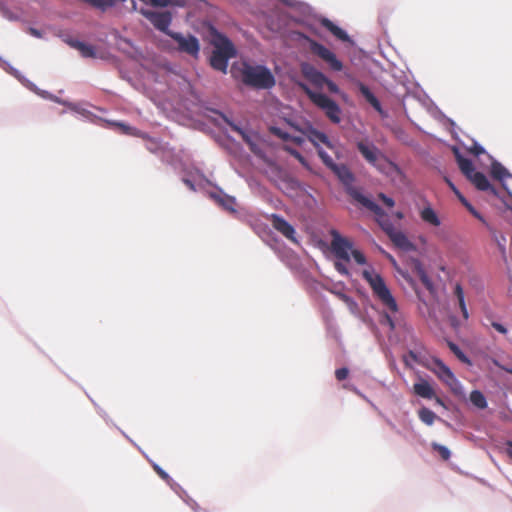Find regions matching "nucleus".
<instances>
[{
	"label": "nucleus",
	"instance_id": "9d476101",
	"mask_svg": "<svg viewBox=\"0 0 512 512\" xmlns=\"http://www.w3.org/2000/svg\"><path fill=\"white\" fill-rule=\"evenodd\" d=\"M302 38L308 43L310 51L325 61L333 71L339 72L343 69L342 62L334 52L308 36L302 35Z\"/></svg>",
	"mask_w": 512,
	"mask_h": 512
},
{
	"label": "nucleus",
	"instance_id": "c756f323",
	"mask_svg": "<svg viewBox=\"0 0 512 512\" xmlns=\"http://www.w3.org/2000/svg\"><path fill=\"white\" fill-rule=\"evenodd\" d=\"M113 125L115 127H117L118 130L122 134L130 135V136H136V137H141V138L145 137V133H143L140 130L136 129L135 127L129 126V125L125 124V123L116 122V123H113Z\"/></svg>",
	"mask_w": 512,
	"mask_h": 512
},
{
	"label": "nucleus",
	"instance_id": "ea45409f",
	"mask_svg": "<svg viewBox=\"0 0 512 512\" xmlns=\"http://www.w3.org/2000/svg\"><path fill=\"white\" fill-rule=\"evenodd\" d=\"M432 448L436 451L439 452L440 456L444 459V460H448L451 456V452L450 450L444 446V445H441L439 443H436V442H433L431 444Z\"/></svg>",
	"mask_w": 512,
	"mask_h": 512
},
{
	"label": "nucleus",
	"instance_id": "a19ab883",
	"mask_svg": "<svg viewBox=\"0 0 512 512\" xmlns=\"http://www.w3.org/2000/svg\"><path fill=\"white\" fill-rule=\"evenodd\" d=\"M147 149L151 152H157L160 149V143L156 139L149 138L146 134L143 138Z\"/></svg>",
	"mask_w": 512,
	"mask_h": 512
},
{
	"label": "nucleus",
	"instance_id": "e2e57ef3",
	"mask_svg": "<svg viewBox=\"0 0 512 512\" xmlns=\"http://www.w3.org/2000/svg\"><path fill=\"white\" fill-rule=\"evenodd\" d=\"M401 274L412 284V280L406 276L407 274H405L404 272H401Z\"/></svg>",
	"mask_w": 512,
	"mask_h": 512
},
{
	"label": "nucleus",
	"instance_id": "4be33fe9",
	"mask_svg": "<svg viewBox=\"0 0 512 512\" xmlns=\"http://www.w3.org/2000/svg\"><path fill=\"white\" fill-rule=\"evenodd\" d=\"M320 23L323 27H325L328 31H330L339 40H341L343 42H349V43L353 42L345 30H343L342 28H340L339 26L334 24L328 18H322L320 20Z\"/></svg>",
	"mask_w": 512,
	"mask_h": 512
},
{
	"label": "nucleus",
	"instance_id": "f8f14e48",
	"mask_svg": "<svg viewBox=\"0 0 512 512\" xmlns=\"http://www.w3.org/2000/svg\"><path fill=\"white\" fill-rule=\"evenodd\" d=\"M436 369L435 374L437 377L445 383L450 390L456 394V395H463L464 394V388L460 381L456 378L454 373L451 371V369L445 365L441 360H436Z\"/></svg>",
	"mask_w": 512,
	"mask_h": 512
},
{
	"label": "nucleus",
	"instance_id": "13d9d810",
	"mask_svg": "<svg viewBox=\"0 0 512 512\" xmlns=\"http://www.w3.org/2000/svg\"><path fill=\"white\" fill-rule=\"evenodd\" d=\"M153 468L160 475V466L157 463H153Z\"/></svg>",
	"mask_w": 512,
	"mask_h": 512
},
{
	"label": "nucleus",
	"instance_id": "09e8293b",
	"mask_svg": "<svg viewBox=\"0 0 512 512\" xmlns=\"http://www.w3.org/2000/svg\"><path fill=\"white\" fill-rule=\"evenodd\" d=\"M348 373H349L348 369L343 367V368L336 370L335 376L339 381H342L347 378Z\"/></svg>",
	"mask_w": 512,
	"mask_h": 512
},
{
	"label": "nucleus",
	"instance_id": "5701e85b",
	"mask_svg": "<svg viewBox=\"0 0 512 512\" xmlns=\"http://www.w3.org/2000/svg\"><path fill=\"white\" fill-rule=\"evenodd\" d=\"M469 180L481 191H490L493 195H497V192L493 186H491L488 178L481 172L473 174Z\"/></svg>",
	"mask_w": 512,
	"mask_h": 512
},
{
	"label": "nucleus",
	"instance_id": "338daca9",
	"mask_svg": "<svg viewBox=\"0 0 512 512\" xmlns=\"http://www.w3.org/2000/svg\"><path fill=\"white\" fill-rule=\"evenodd\" d=\"M354 391H355L357 394L361 395V394H360V392L357 390V388H354Z\"/></svg>",
	"mask_w": 512,
	"mask_h": 512
},
{
	"label": "nucleus",
	"instance_id": "dca6fc26",
	"mask_svg": "<svg viewBox=\"0 0 512 512\" xmlns=\"http://www.w3.org/2000/svg\"><path fill=\"white\" fill-rule=\"evenodd\" d=\"M270 219L274 229H276L279 233H281L283 236H285L293 243H299L296 238V231L294 227L290 223H288L283 217L277 214H272L270 216Z\"/></svg>",
	"mask_w": 512,
	"mask_h": 512
},
{
	"label": "nucleus",
	"instance_id": "7ed1b4c3",
	"mask_svg": "<svg viewBox=\"0 0 512 512\" xmlns=\"http://www.w3.org/2000/svg\"><path fill=\"white\" fill-rule=\"evenodd\" d=\"M232 73L241 81L257 89H270L275 85V78L269 68L264 65H254L243 61L232 66Z\"/></svg>",
	"mask_w": 512,
	"mask_h": 512
},
{
	"label": "nucleus",
	"instance_id": "39448f33",
	"mask_svg": "<svg viewBox=\"0 0 512 512\" xmlns=\"http://www.w3.org/2000/svg\"><path fill=\"white\" fill-rule=\"evenodd\" d=\"M319 157L323 163L331 169L345 186L346 192L357 201L356 194L364 195L358 188L353 186L354 175L350 169L344 164H336L333 158L325 151L319 150Z\"/></svg>",
	"mask_w": 512,
	"mask_h": 512
},
{
	"label": "nucleus",
	"instance_id": "2eb2a0df",
	"mask_svg": "<svg viewBox=\"0 0 512 512\" xmlns=\"http://www.w3.org/2000/svg\"><path fill=\"white\" fill-rule=\"evenodd\" d=\"M300 70L302 75L316 87L322 88L325 85L327 77L314 65L308 62H303L300 65Z\"/></svg>",
	"mask_w": 512,
	"mask_h": 512
},
{
	"label": "nucleus",
	"instance_id": "864d4df0",
	"mask_svg": "<svg viewBox=\"0 0 512 512\" xmlns=\"http://www.w3.org/2000/svg\"><path fill=\"white\" fill-rule=\"evenodd\" d=\"M271 170L272 172H275L277 175H279L280 178H283L285 179L286 178V174L284 173V171H282L279 166L275 165V164H272L271 165Z\"/></svg>",
	"mask_w": 512,
	"mask_h": 512
},
{
	"label": "nucleus",
	"instance_id": "ddd939ff",
	"mask_svg": "<svg viewBox=\"0 0 512 512\" xmlns=\"http://www.w3.org/2000/svg\"><path fill=\"white\" fill-rule=\"evenodd\" d=\"M331 236V250L335 257L344 262H349L354 250L353 244L348 239L342 237L336 230L331 231Z\"/></svg>",
	"mask_w": 512,
	"mask_h": 512
},
{
	"label": "nucleus",
	"instance_id": "f704fd0d",
	"mask_svg": "<svg viewBox=\"0 0 512 512\" xmlns=\"http://www.w3.org/2000/svg\"><path fill=\"white\" fill-rule=\"evenodd\" d=\"M338 296L346 304L347 308L353 315L359 314V306L353 298L344 293H339Z\"/></svg>",
	"mask_w": 512,
	"mask_h": 512
},
{
	"label": "nucleus",
	"instance_id": "c9c22d12",
	"mask_svg": "<svg viewBox=\"0 0 512 512\" xmlns=\"http://www.w3.org/2000/svg\"><path fill=\"white\" fill-rule=\"evenodd\" d=\"M448 346L460 361L464 363H470L469 358L465 355V353L460 349V347L457 344L449 342Z\"/></svg>",
	"mask_w": 512,
	"mask_h": 512
},
{
	"label": "nucleus",
	"instance_id": "de8ad7c7",
	"mask_svg": "<svg viewBox=\"0 0 512 512\" xmlns=\"http://www.w3.org/2000/svg\"><path fill=\"white\" fill-rule=\"evenodd\" d=\"M185 3V0H162V8H165L169 5H176L182 7L185 5Z\"/></svg>",
	"mask_w": 512,
	"mask_h": 512
},
{
	"label": "nucleus",
	"instance_id": "f03ea898",
	"mask_svg": "<svg viewBox=\"0 0 512 512\" xmlns=\"http://www.w3.org/2000/svg\"><path fill=\"white\" fill-rule=\"evenodd\" d=\"M357 148L364 159L381 174L392 182L402 181L403 174L400 168L390 161L372 142L359 141Z\"/></svg>",
	"mask_w": 512,
	"mask_h": 512
},
{
	"label": "nucleus",
	"instance_id": "8fccbe9b",
	"mask_svg": "<svg viewBox=\"0 0 512 512\" xmlns=\"http://www.w3.org/2000/svg\"><path fill=\"white\" fill-rule=\"evenodd\" d=\"M378 197H379V199H381L383 201V203L386 206H388L390 208L393 207L395 204L394 200L391 197H389L383 193H380Z\"/></svg>",
	"mask_w": 512,
	"mask_h": 512
},
{
	"label": "nucleus",
	"instance_id": "7c9ffc66",
	"mask_svg": "<svg viewBox=\"0 0 512 512\" xmlns=\"http://www.w3.org/2000/svg\"><path fill=\"white\" fill-rule=\"evenodd\" d=\"M454 293H455V296H456V298L458 300L459 307L461 309V312H462V315H463L464 319H468L469 313H468V310H467V307H466L465 295H464V291H463V289H462L460 284H456L455 289H454Z\"/></svg>",
	"mask_w": 512,
	"mask_h": 512
},
{
	"label": "nucleus",
	"instance_id": "c03bdc74",
	"mask_svg": "<svg viewBox=\"0 0 512 512\" xmlns=\"http://www.w3.org/2000/svg\"><path fill=\"white\" fill-rule=\"evenodd\" d=\"M334 266H335V269L341 274V275H344V276H349V270L347 268V266L345 265V263L342 262V260H337L335 263H334Z\"/></svg>",
	"mask_w": 512,
	"mask_h": 512
},
{
	"label": "nucleus",
	"instance_id": "a211bd4d",
	"mask_svg": "<svg viewBox=\"0 0 512 512\" xmlns=\"http://www.w3.org/2000/svg\"><path fill=\"white\" fill-rule=\"evenodd\" d=\"M388 236L393 244L402 251L410 252L416 250L415 244H413L402 231L395 229Z\"/></svg>",
	"mask_w": 512,
	"mask_h": 512
},
{
	"label": "nucleus",
	"instance_id": "79ce46f5",
	"mask_svg": "<svg viewBox=\"0 0 512 512\" xmlns=\"http://www.w3.org/2000/svg\"><path fill=\"white\" fill-rule=\"evenodd\" d=\"M403 361L406 366L412 367L413 363L419 362V359L417 354L414 351L410 350L408 354L403 357Z\"/></svg>",
	"mask_w": 512,
	"mask_h": 512
},
{
	"label": "nucleus",
	"instance_id": "0eeeda50",
	"mask_svg": "<svg viewBox=\"0 0 512 512\" xmlns=\"http://www.w3.org/2000/svg\"><path fill=\"white\" fill-rule=\"evenodd\" d=\"M302 88L309 99L325 113L331 122L335 124L341 122V108L333 99L322 92L313 91L306 85H302Z\"/></svg>",
	"mask_w": 512,
	"mask_h": 512
},
{
	"label": "nucleus",
	"instance_id": "680f3d73",
	"mask_svg": "<svg viewBox=\"0 0 512 512\" xmlns=\"http://www.w3.org/2000/svg\"><path fill=\"white\" fill-rule=\"evenodd\" d=\"M395 216H396L398 219H402V218H403V213H402V212H396V213H395Z\"/></svg>",
	"mask_w": 512,
	"mask_h": 512
},
{
	"label": "nucleus",
	"instance_id": "a18cd8bd",
	"mask_svg": "<svg viewBox=\"0 0 512 512\" xmlns=\"http://www.w3.org/2000/svg\"><path fill=\"white\" fill-rule=\"evenodd\" d=\"M468 151L474 154L475 156H479L481 154L486 153L484 147L476 142L471 147L468 148Z\"/></svg>",
	"mask_w": 512,
	"mask_h": 512
},
{
	"label": "nucleus",
	"instance_id": "aec40b11",
	"mask_svg": "<svg viewBox=\"0 0 512 512\" xmlns=\"http://www.w3.org/2000/svg\"><path fill=\"white\" fill-rule=\"evenodd\" d=\"M357 87L360 91V93L363 95V97L366 99V101L371 104V106L382 116L386 117V112L382 109L380 101L377 99V97L370 91V89L363 84L362 82H357Z\"/></svg>",
	"mask_w": 512,
	"mask_h": 512
},
{
	"label": "nucleus",
	"instance_id": "69168bd1",
	"mask_svg": "<svg viewBox=\"0 0 512 512\" xmlns=\"http://www.w3.org/2000/svg\"><path fill=\"white\" fill-rule=\"evenodd\" d=\"M32 33H33L34 35H36V36H38V35H39V33H38L36 30H34V29H32Z\"/></svg>",
	"mask_w": 512,
	"mask_h": 512
},
{
	"label": "nucleus",
	"instance_id": "4c0bfd02",
	"mask_svg": "<svg viewBox=\"0 0 512 512\" xmlns=\"http://www.w3.org/2000/svg\"><path fill=\"white\" fill-rule=\"evenodd\" d=\"M92 6L100 8L102 10H106L109 7H112L116 4L117 0H86Z\"/></svg>",
	"mask_w": 512,
	"mask_h": 512
},
{
	"label": "nucleus",
	"instance_id": "603ef678",
	"mask_svg": "<svg viewBox=\"0 0 512 512\" xmlns=\"http://www.w3.org/2000/svg\"><path fill=\"white\" fill-rule=\"evenodd\" d=\"M492 327L501 334L506 335L508 333L507 328L501 323L493 322Z\"/></svg>",
	"mask_w": 512,
	"mask_h": 512
},
{
	"label": "nucleus",
	"instance_id": "cd10ccee",
	"mask_svg": "<svg viewBox=\"0 0 512 512\" xmlns=\"http://www.w3.org/2000/svg\"><path fill=\"white\" fill-rule=\"evenodd\" d=\"M421 219L432 226L438 227L441 225V220L437 213L431 206H426L420 211Z\"/></svg>",
	"mask_w": 512,
	"mask_h": 512
},
{
	"label": "nucleus",
	"instance_id": "4468645a",
	"mask_svg": "<svg viewBox=\"0 0 512 512\" xmlns=\"http://www.w3.org/2000/svg\"><path fill=\"white\" fill-rule=\"evenodd\" d=\"M142 3L141 7H138V3L133 1V7L138 10L143 16H145L150 23L160 30V0H139Z\"/></svg>",
	"mask_w": 512,
	"mask_h": 512
},
{
	"label": "nucleus",
	"instance_id": "37998d69",
	"mask_svg": "<svg viewBox=\"0 0 512 512\" xmlns=\"http://www.w3.org/2000/svg\"><path fill=\"white\" fill-rule=\"evenodd\" d=\"M351 257H353V259L355 260V262L359 265H364L366 264V257L364 256V254L359 251V250H353L352 251V254H351Z\"/></svg>",
	"mask_w": 512,
	"mask_h": 512
},
{
	"label": "nucleus",
	"instance_id": "3c124183",
	"mask_svg": "<svg viewBox=\"0 0 512 512\" xmlns=\"http://www.w3.org/2000/svg\"><path fill=\"white\" fill-rule=\"evenodd\" d=\"M325 85H327V88L330 92L338 94L340 92L339 87L331 80L327 78V81H325Z\"/></svg>",
	"mask_w": 512,
	"mask_h": 512
},
{
	"label": "nucleus",
	"instance_id": "6e6d98bb",
	"mask_svg": "<svg viewBox=\"0 0 512 512\" xmlns=\"http://www.w3.org/2000/svg\"><path fill=\"white\" fill-rule=\"evenodd\" d=\"M507 454L512 458V441L507 442Z\"/></svg>",
	"mask_w": 512,
	"mask_h": 512
},
{
	"label": "nucleus",
	"instance_id": "774afa93",
	"mask_svg": "<svg viewBox=\"0 0 512 512\" xmlns=\"http://www.w3.org/2000/svg\"><path fill=\"white\" fill-rule=\"evenodd\" d=\"M507 371L512 374V369H507Z\"/></svg>",
	"mask_w": 512,
	"mask_h": 512
},
{
	"label": "nucleus",
	"instance_id": "423d86ee",
	"mask_svg": "<svg viewBox=\"0 0 512 512\" xmlns=\"http://www.w3.org/2000/svg\"><path fill=\"white\" fill-rule=\"evenodd\" d=\"M216 116L217 117L215 118V122L217 123V125L221 126L222 122L226 123L233 131L237 132L242 136L243 140L249 145L251 151L255 155L262 159L265 158V154L262 148V141L257 133L237 125L223 113L216 112Z\"/></svg>",
	"mask_w": 512,
	"mask_h": 512
},
{
	"label": "nucleus",
	"instance_id": "9b49d317",
	"mask_svg": "<svg viewBox=\"0 0 512 512\" xmlns=\"http://www.w3.org/2000/svg\"><path fill=\"white\" fill-rule=\"evenodd\" d=\"M356 197L358 203H360L362 206L369 209L375 214L376 221L387 235L391 234L396 229L391 220L389 219V216L371 198H369L366 195L359 194H356Z\"/></svg>",
	"mask_w": 512,
	"mask_h": 512
},
{
	"label": "nucleus",
	"instance_id": "a878e982",
	"mask_svg": "<svg viewBox=\"0 0 512 512\" xmlns=\"http://www.w3.org/2000/svg\"><path fill=\"white\" fill-rule=\"evenodd\" d=\"M455 156L460 170L468 179L477 172L472 161L463 157L458 150H455Z\"/></svg>",
	"mask_w": 512,
	"mask_h": 512
},
{
	"label": "nucleus",
	"instance_id": "393cba45",
	"mask_svg": "<svg viewBox=\"0 0 512 512\" xmlns=\"http://www.w3.org/2000/svg\"><path fill=\"white\" fill-rule=\"evenodd\" d=\"M412 264L414 271L416 272L423 285L432 293L434 291L433 282L426 273L422 263L418 259H413Z\"/></svg>",
	"mask_w": 512,
	"mask_h": 512
},
{
	"label": "nucleus",
	"instance_id": "72a5a7b5",
	"mask_svg": "<svg viewBox=\"0 0 512 512\" xmlns=\"http://www.w3.org/2000/svg\"><path fill=\"white\" fill-rule=\"evenodd\" d=\"M471 403L479 409L487 407V400L484 394L479 390H473L470 394Z\"/></svg>",
	"mask_w": 512,
	"mask_h": 512
},
{
	"label": "nucleus",
	"instance_id": "4d7b16f0",
	"mask_svg": "<svg viewBox=\"0 0 512 512\" xmlns=\"http://www.w3.org/2000/svg\"><path fill=\"white\" fill-rule=\"evenodd\" d=\"M433 399H435V401H436V403H437L438 405L444 406V402H443V400H442L441 398H439V397H437V396L435 395V397H434Z\"/></svg>",
	"mask_w": 512,
	"mask_h": 512
},
{
	"label": "nucleus",
	"instance_id": "6ab92c4d",
	"mask_svg": "<svg viewBox=\"0 0 512 512\" xmlns=\"http://www.w3.org/2000/svg\"><path fill=\"white\" fill-rule=\"evenodd\" d=\"M209 196L215 200L221 207L230 212H235L236 199L225 194L222 190L210 192Z\"/></svg>",
	"mask_w": 512,
	"mask_h": 512
},
{
	"label": "nucleus",
	"instance_id": "20e7f679",
	"mask_svg": "<svg viewBox=\"0 0 512 512\" xmlns=\"http://www.w3.org/2000/svg\"><path fill=\"white\" fill-rule=\"evenodd\" d=\"M211 36L213 51L210 57V64L215 70L227 73L228 62L236 56V49L228 37L217 30H213Z\"/></svg>",
	"mask_w": 512,
	"mask_h": 512
},
{
	"label": "nucleus",
	"instance_id": "f3484780",
	"mask_svg": "<svg viewBox=\"0 0 512 512\" xmlns=\"http://www.w3.org/2000/svg\"><path fill=\"white\" fill-rule=\"evenodd\" d=\"M434 383H431L424 377L418 375L417 382L413 385V392L415 395L424 399H433L435 397Z\"/></svg>",
	"mask_w": 512,
	"mask_h": 512
},
{
	"label": "nucleus",
	"instance_id": "1a4fd4ad",
	"mask_svg": "<svg viewBox=\"0 0 512 512\" xmlns=\"http://www.w3.org/2000/svg\"><path fill=\"white\" fill-rule=\"evenodd\" d=\"M175 43V49L180 53H185L194 59L200 54V43L197 37L192 34H183L180 32H171L169 35Z\"/></svg>",
	"mask_w": 512,
	"mask_h": 512
},
{
	"label": "nucleus",
	"instance_id": "052dcab7",
	"mask_svg": "<svg viewBox=\"0 0 512 512\" xmlns=\"http://www.w3.org/2000/svg\"><path fill=\"white\" fill-rule=\"evenodd\" d=\"M500 250H501V253H502L503 257H505L506 256V248H505V246L501 245L500 246Z\"/></svg>",
	"mask_w": 512,
	"mask_h": 512
},
{
	"label": "nucleus",
	"instance_id": "412c9836",
	"mask_svg": "<svg viewBox=\"0 0 512 512\" xmlns=\"http://www.w3.org/2000/svg\"><path fill=\"white\" fill-rule=\"evenodd\" d=\"M162 479L167 482V484L187 503L188 506L197 511V503L193 499L189 498L186 492L178 484L174 483L164 470H162Z\"/></svg>",
	"mask_w": 512,
	"mask_h": 512
},
{
	"label": "nucleus",
	"instance_id": "6e6552de",
	"mask_svg": "<svg viewBox=\"0 0 512 512\" xmlns=\"http://www.w3.org/2000/svg\"><path fill=\"white\" fill-rule=\"evenodd\" d=\"M304 136L316 147L317 152L324 150L322 145L327 147L337 157H340L341 146L337 141L331 140L325 133L318 131L313 126L308 125L303 131Z\"/></svg>",
	"mask_w": 512,
	"mask_h": 512
},
{
	"label": "nucleus",
	"instance_id": "5fc2aeb1",
	"mask_svg": "<svg viewBox=\"0 0 512 512\" xmlns=\"http://www.w3.org/2000/svg\"><path fill=\"white\" fill-rule=\"evenodd\" d=\"M290 153L301 162L303 165H306L304 157L296 150H290Z\"/></svg>",
	"mask_w": 512,
	"mask_h": 512
},
{
	"label": "nucleus",
	"instance_id": "b1692460",
	"mask_svg": "<svg viewBox=\"0 0 512 512\" xmlns=\"http://www.w3.org/2000/svg\"><path fill=\"white\" fill-rule=\"evenodd\" d=\"M491 160V175L504 185L506 180L512 178L509 171L498 161L489 156Z\"/></svg>",
	"mask_w": 512,
	"mask_h": 512
},
{
	"label": "nucleus",
	"instance_id": "2f4dec72",
	"mask_svg": "<svg viewBox=\"0 0 512 512\" xmlns=\"http://www.w3.org/2000/svg\"><path fill=\"white\" fill-rule=\"evenodd\" d=\"M71 46L79 50L83 57H95V49L93 46L80 41L70 42Z\"/></svg>",
	"mask_w": 512,
	"mask_h": 512
},
{
	"label": "nucleus",
	"instance_id": "bf43d9fd",
	"mask_svg": "<svg viewBox=\"0 0 512 512\" xmlns=\"http://www.w3.org/2000/svg\"><path fill=\"white\" fill-rule=\"evenodd\" d=\"M282 2H284L285 4L289 5V6H293L294 5V0H281Z\"/></svg>",
	"mask_w": 512,
	"mask_h": 512
},
{
	"label": "nucleus",
	"instance_id": "49530a36",
	"mask_svg": "<svg viewBox=\"0 0 512 512\" xmlns=\"http://www.w3.org/2000/svg\"><path fill=\"white\" fill-rule=\"evenodd\" d=\"M183 182L189 187L192 191H197L199 187V182L196 181L194 178H184Z\"/></svg>",
	"mask_w": 512,
	"mask_h": 512
},
{
	"label": "nucleus",
	"instance_id": "e433bc0d",
	"mask_svg": "<svg viewBox=\"0 0 512 512\" xmlns=\"http://www.w3.org/2000/svg\"><path fill=\"white\" fill-rule=\"evenodd\" d=\"M171 20H172L171 13L162 10V33H164L168 36L171 34V32H173L172 30L169 29Z\"/></svg>",
	"mask_w": 512,
	"mask_h": 512
},
{
	"label": "nucleus",
	"instance_id": "f257e3e1",
	"mask_svg": "<svg viewBox=\"0 0 512 512\" xmlns=\"http://www.w3.org/2000/svg\"><path fill=\"white\" fill-rule=\"evenodd\" d=\"M362 276L368 282L374 295L381 302L385 309L382 324L387 325L390 330H394L396 328L397 322V319L394 317V315H396L398 312V305L391 291L384 282V279L372 267L364 269Z\"/></svg>",
	"mask_w": 512,
	"mask_h": 512
},
{
	"label": "nucleus",
	"instance_id": "bb28decb",
	"mask_svg": "<svg viewBox=\"0 0 512 512\" xmlns=\"http://www.w3.org/2000/svg\"><path fill=\"white\" fill-rule=\"evenodd\" d=\"M446 183L450 187V189L455 193L461 203L469 210L471 214H473L476 218L481 221H484L480 213L467 201V199L461 194L455 184L448 178H445Z\"/></svg>",
	"mask_w": 512,
	"mask_h": 512
},
{
	"label": "nucleus",
	"instance_id": "58836bf2",
	"mask_svg": "<svg viewBox=\"0 0 512 512\" xmlns=\"http://www.w3.org/2000/svg\"><path fill=\"white\" fill-rule=\"evenodd\" d=\"M162 151V161H167L173 166H176L177 157L174 156L173 151L165 146L162 145L161 148Z\"/></svg>",
	"mask_w": 512,
	"mask_h": 512
},
{
	"label": "nucleus",
	"instance_id": "473e14b6",
	"mask_svg": "<svg viewBox=\"0 0 512 512\" xmlns=\"http://www.w3.org/2000/svg\"><path fill=\"white\" fill-rule=\"evenodd\" d=\"M419 419L426 425L431 426L438 419V416L429 408L423 407L418 411Z\"/></svg>",
	"mask_w": 512,
	"mask_h": 512
},
{
	"label": "nucleus",
	"instance_id": "0e129e2a",
	"mask_svg": "<svg viewBox=\"0 0 512 512\" xmlns=\"http://www.w3.org/2000/svg\"><path fill=\"white\" fill-rule=\"evenodd\" d=\"M390 260H391V262H392L393 266H394V267H396V266H397V264H396L395 259H394V258H392V257H390Z\"/></svg>",
	"mask_w": 512,
	"mask_h": 512
},
{
	"label": "nucleus",
	"instance_id": "c85d7f7f",
	"mask_svg": "<svg viewBox=\"0 0 512 512\" xmlns=\"http://www.w3.org/2000/svg\"><path fill=\"white\" fill-rule=\"evenodd\" d=\"M270 131L273 135L277 136L278 138H280L282 140H285V141L292 140L293 142H295L297 144H301L303 142V139L301 137L291 136L288 132H286L285 130H283L280 127L271 126Z\"/></svg>",
	"mask_w": 512,
	"mask_h": 512
}]
</instances>
